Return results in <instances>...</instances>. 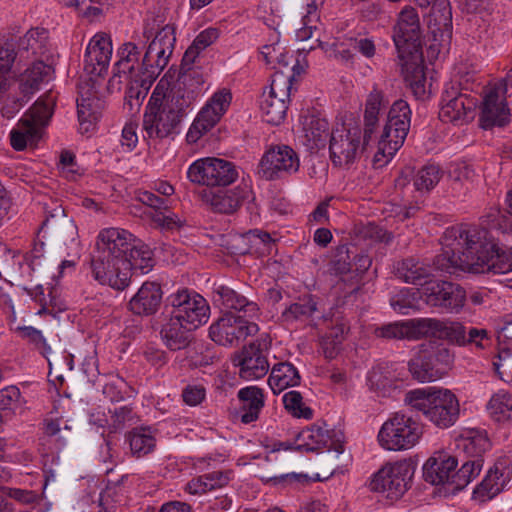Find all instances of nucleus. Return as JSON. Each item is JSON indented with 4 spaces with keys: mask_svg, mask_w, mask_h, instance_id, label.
<instances>
[{
    "mask_svg": "<svg viewBox=\"0 0 512 512\" xmlns=\"http://www.w3.org/2000/svg\"><path fill=\"white\" fill-rule=\"evenodd\" d=\"M441 243L443 252L435 261L439 270L496 274L512 271V247L501 248L483 226H449Z\"/></svg>",
    "mask_w": 512,
    "mask_h": 512,
    "instance_id": "nucleus-1",
    "label": "nucleus"
},
{
    "mask_svg": "<svg viewBox=\"0 0 512 512\" xmlns=\"http://www.w3.org/2000/svg\"><path fill=\"white\" fill-rule=\"evenodd\" d=\"M193 98L180 85L170 86L162 78L154 88L143 113L142 129L149 145L170 141L180 132V125L192 110Z\"/></svg>",
    "mask_w": 512,
    "mask_h": 512,
    "instance_id": "nucleus-2",
    "label": "nucleus"
},
{
    "mask_svg": "<svg viewBox=\"0 0 512 512\" xmlns=\"http://www.w3.org/2000/svg\"><path fill=\"white\" fill-rule=\"evenodd\" d=\"M404 402L441 429L451 427L459 417V401L452 391L445 388L425 387L410 390L405 394Z\"/></svg>",
    "mask_w": 512,
    "mask_h": 512,
    "instance_id": "nucleus-3",
    "label": "nucleus"
},
{
    "mask_svg": "<svg viewBox=\"0 0 512 512\" xmlns=\"http://www.w3.org/2000/svg\"><path fill=\"white\" fill-rule=\"evenodd\" d=\"M269 453L279 451H315L327 448L340 454L344 450V435L340 430L330 428L326 423H314L301 430L293 442H273L265 445Z\"/></svg>",
    "mask_w": 512,
    "mask_h": 512,
    "instance_id": "nucleus-4",
    "label": "nucleus"
},
{
    "mask_svg": "<svg viewBox=\"0 0 512 512\" xmlns=\"http://www.w3.org/2000/svg\"><path fill=\"white\" fill-rule=\"evenodd\" d=\"M422 435L421 424L412 416L395 412L380 427L377 441L384 450L406 451L415 447Z\"/></svg>",
    "mask_w": 512,
    "mask_h": 512,
    "instance_id": "nucleus-5",
    "label": "nucleus"
},
{
    "mask_svg": "<svg viewBox=\"0 0 512 512\" xmlns=\"http://www.w3.org/2000/svg\"><path fill=\"white\" fill-rule=\"evenodd\" d=\"M292 70L289 75L275 72L269 90L262 94L260 111L263 120L268 124L280 125L286 117L293 81L302 74L303 68L296 63Z\"/></svg>",
    "mask_w": 512,
    "mask_h": 512,
    "instance_id": "nucleus-6",
    "label": "nucleus"
},
{
    "mask_svg": "<svg viewBox=\"0 0 512 512\" xmlns=\"http://www.w3.org/2000/svg\"><path fill=\"white\" fill-rule=\"evenodd\" d=\"M371 136L364 135L359 124L343 122L331 131L329 151L335 166H348L356 161Z\"/></svg>",
    "mask_w": 512,
    "mask_h": 512,
    "instance_id": "nucleus-7",
    "label": "nucleus"
},
{
    "mask_svg": "<svg viewBox=\"0 0 512 512\" xmlns=\"http://www.w3.org/2000/svg\"><path fill=\"white\" fill-rule=\"evenodd\" d=\"M415 467L408 459L386 463L372 477L370 488L389 499H399L409 488Z\"/></svg>",
    "mask_w": 512,
    "mask_h": 512,
    "instance_id": "nucleus-8",
    "label": "nucleus"
},
{
    "mask_svg": "<svg viewBox=\"0 0 512 512\" xmlns=\"http://www.w3.org/2000/svg\"><path fill=\"white\" fill-rule=\"evenodd\" d=\"M232 102V93L228 88L215 91L198 112L186 134L190 144L196 143L209 132L226 114Z\"/></svg>",
    "mask_w": 512,
    "mask_h": 512,
    "instance_id": "nucleus-9",
    "label": "nucleus"
},
{
    "mask_svg": "<svg viewBox=\"0 0 512 512\" xmlns=\"http://www.w3.org/2000/svg\"><path fill=\"white\" fill-rule=\"evenodd\" d=\"M238 176L232 162L216 157L197 159L187 170V178L192 183L206 186H227Z\"/></svg>",
    "mask_w": 512,
    "mask_h": 512,
    "instance_id": "nucleus-10",
    "label": "nucleus"
},
{
    "mask_svg": "<svg viewBox=\"0 0 512 512\" xmlns=\"http://www.w3.org/2000/svg\"><path fill=\"white\" fill-rule=\"evenodd\" d=\"M392 39L399 58L422 53V40L419 16L415 8L405 6L398 14L393 27Z\"/></svg>",
    "mask_w": 512,
    "mask_h": 512,
    "instance_id": "nucleus-11",
    "label": "nucleus"
},
{
    "mask_svg": "<svg viewBox=\"0 0 512 512\" xmlns=\"http://www.w3.org/2000/svg\"><path fill=\"white\" fill-rule=\"evenodd\" d=\"M507 81L499 80L488 84L483 91L479 122L483 129L504 126L510 121V109L507 104Z\"/></svg>",
    "mask_w": 512,
    "mask_h": 512,
    "instance_id": "nucleus-12",
    "label": "nucleus"
},
{
    "mask_svg": "<svg viewBox=\"0 0 512 512\" xmlns=\"http://www.w3.org/2000/svg\"><path fill=\"white\" fill-rule=\"evenodd\" d=\"M252 319L233 312H226L211 324L209 335L219 345H237L248 336L255 335L258 332V325Z\"/></svg>",
    "mask_w": 512,
    "mask_h": 512,
    "instance_id": "nucleus-13",
    "label": "nucleus"
},
{
    "mask_svg": "<svg viewBox=\"0 0 512 512\" xmlns=\"http://www.w3.org/2000/svg\"><path fill=\"white\" fill-rule=\"evenodd\" d=\"M173 310L193 330L205 324L210 316V307L204 297L196 292L180 290L170 296Z\"/></svg>",
    "mask_w": 512,
    "mask_h": 512,
    "instance_id": "nucleus-14",
    "label": "nucleus"
},
{
    "mask_svg": "<svg viewBox=\"0 0 512 512\" xmlns=\"http://www.w3.org/2000/svg\"><path fill=\"white\" fill-rule=\"evenodd\" d=\"M118 61L115 63V76L123 77L130 84L145 86L151 84L154 79L149 78L148 65H144V59L140 62V50L132 42L124 43L118 49Z\"/></svg>",
    "mask_w": 512,
    "mask_h": 512,
    "instance_id": "nucleus-15",
    "label": "nucleus"
},
{
    "mask_svg": "<svg viewBox=\"0 0 512 512\" xmlns=\"http://www.w3.org/2000/svg\"><path fill=\"white\" fill-rule=\"evenodd\" d=\"M92 277L101 285L123 290L129 285V267L123 259L93 254Z\"/></svg>",
    "mask_w": 512,
    "mask_h": 512,
    "instance_id": "nucleus-16",
    "label": "nucleus"
},
{
    "mask_svg": "<svg viewBox=\"0 0 512 512\" xmlns=\"http://www.w3.org/2000/svg\"><path fill=\"white\" fill-rule=\"evenodd\" d=\"M299 166L298 155L291 147L275 146L262 156L259 173L266 180H274L298 171Z\"/></svg>",
    "mask_w": 512,
    "mask_h": 512,
    "instance_id": "nucleus-17",
    "label": "nucleus"
},
{
    "mask_svg": "<svg viewBox=\"0 0 512 512\" xmlns=\"http://www.w3.org/2000/svg\"><path fill=\"white\" fill-rule=\"evenodd\" d=\"M175 29L172 25H165L155 35L144 55V65H148L149 78L156 79L167 66L175 46Z\"/></svg>",
    "mask_w": 512,
    "mask_h": 512,
    "instance_id": "nucleus-18",
    "label": "nucleus"
},
{
    "mask_svg": "<svg viewBox=\"0 0 512 512\" xmlns=\"http://www.w3.org/2000/svg\"><path fill=\"white\" fill-rule=\"evenodd\" d=\"M424 302L450 312H458L464 305L465 291L447 281H428L423 287Z\"/></svg>",
    "mask_w": 512,
    "mask_h": 512,
    "instance_id": "nucleus-19",
    "label": "nucleus"
},
{
    "mask_svg": "<svg viewBox=\"0 0 512 512\" xmlns=\"http://www.w3.org/2000/svg\"><path fill=\"white\" fill-rule=\"evenodd\" d=\"M477 99L458 92L453 86L442 95L439 117L443 122L463 124L474 118Z\"/></svg>",
    "mask_w": 512,
    "mask_h": 512,
    "instance_id": "nucleus-20",
    "label": "nucleus"
},
{
    "mask_svg": "<svg viewBox=\"0 0 512 512\" xmlns=\"http://www.w3.org/2000/svg\"><path fill=\"white\" fill-rule=\"evenodd\" d=\"M113 52L112 41L108 34L96 33L89 41L84 55V70L90 75L101 76L106 72Z\"/></svg>",
    "mask_w": 512,
    "mask_h": 512,
    "instance_id": "nucleus-21",
    "label": "nucleus"
},
{
    "mask_svg": "<svg viewBox=\"0 0 512 512\" xmlns=\"http://www.w3.org/2000/svg\"><path fill=\"white\" fill-rule=\"evenodd\" d=\"M233 365L238 368L239 377L245 381L261 379L270 369L266 354L254 343L235 354Z\"/></svg>",
    "mask_w": 512,
    "mask_h": 512,
    "instance_id": "nucleus-22",
    "label": "nucleus"
},
{
    "mask_svg": "<svg viewBox=\"0 0 512 512\" xmlns=\"http://www.w3.org/2000/svg\"><path fill=\"white\" fill-rule=\"evenodd\" d=\"M104 103L98 97L94 87L79 86V97L77 98V115L79 132L91 134L95 131L98 120L101 117Z\"/></svg>",
    "mask_w": 512,
    "mask_h": 512,
    "instance_id": "nucleus-23",
    "label": "nucleus"
},
{
    "mask_svg": "<svg viewBox=\"0 0 512 512\" xmlns=\"http://www.w3.org/2000/svg\"><path fill=\"white\" fill-rule=\"evenodd\" d=\"M133 236L125 229L108 227L103 229L96 241V248L93 254L123 259L131 245Z\"/></svg>",
    "mask_w": 512,
    "mask_h": 512,
    "instance_id": "nucleus-24",
    "label": "nucleus"
},
{
    "mask_svg": "<svg viewBox=\"0 0 512 512\" xmlns=\"http://www.w3.org/2000/svg\"><path fill=\"white\" fill-rule=\"evenodd\" d=\"M457 467L455 457L445 451H437L423 465L425 480L433 485L451 484Z\"/></svg>",
    "mask_w": 512,
    "mask_h": 512,
    "instance_id": "nucleus-25",
    "label": "nucleus"
},
{
    "mask_svg": "<svg viewBox=\"0 0 512 512\" xmlns=\"http://www.w3.org/2000/svg\"><path fill=\"white\" fill-rule=\"evenodd\" d=\"M250 194V185L241 183L233 189L205 193L204 199L214 212L231 214L239 208L241 203L247 199Z\"/></svg>",
    "mask_w": 512,
    "mask_h": 512,
    "instance_id": "nucleus-26",
    "label": "nucleus"
},
{
    "mask_svg": "<svg viewBox=\"0 0 512 512\" xmlns=\"http://www.w3.org/2000/svg\"><path fill=\"white\" fill-rule=\"evenodd\" d=\"M465 326L457 321L424 318V337L445 340L449 344L465 346Z\"/></svg>",
    "mask_w": 512,
    "mask_h": 512,
    "instance_id": "nucleus-27",
    "label": "nucleus"
},
{
    "mask_svg": "<svg viewBox=\"0 0 512 512\" xmlns=\"http://www.w3.org/2000/svg\"><path fill=\"white\" fill-rule=\"evenodd\" d=\"M399 61L404 80L413 95L417 99L424 100L427 98L428 90L423 66V53H419V59H416V55H408L406 58H399Z\"/></svg>",
    "mask_w": 512,
    "mask_h": 512,
    "instance_id": "nucleus-28",
    "label": "nucleus"
},
{
    "mask_svg": "<svg viewBox=\"0 0 512 512\" xmlns=\"http://www.w3.org/2000/svg\"><path fill=\"white\" fill-rule=\"evenodd\" d=\"M511 479V471L503 463L491 468L473 492L474 498L485 502L502 492Z\"/></svg>",
    "mask_w": 512,
    "mask_h": 512,
    "instance_id": "nucleus-29",
    "label": "nucleus"
},
{
    "mask_svg": "<svg viewBox=\"0 0 512 512\" xmlns=\"http://www.w3.org/2000/svg\"><path fill=\"white\" fill-rule=\"evenodd\" d=\"M388 130L394 128V141H392V148L402 147L411 124V109L405 100H396L389 112L387 117Z\"/></svg>",
    "mask_w": 512,
    "mask_h": 512,
    "instance_id": "nucleus-30",
    "label": "nucleus"
},
{
    "mask_svg": "<svg viewBox=\"0 0 512 512\" xmlns=\"http://www.w3.org/2000/svg\"><path fill=\"white\" fill-rule=\"evenodd\" d=\"M302 143L309 150H317L326 145L330 136L329 124L325 118L316 115L302 117Z\"/></svg>",
    "mask_w": 512,
    "mask_h": 512,
    "instance_id": "nucleus-31",
    "label": "nucleus"
},
{
    "mask_svg": "<svg viewBox=\"0 0 512 512\" xmlns=\"http://www.w3.org/2000/svg\"><path fill=\"white\" fill-rule=\"evenodd\" d=\"M424 318L396 321L375 330L376 336L387 339L418 340L423 338Z\"/></svg>",
    "mask_w": 512,
    "mask_h": 512,
    "instance_id": "nucleus-32",
    "label": "nucleus"
},
{
    "mask_svg": "<svg viewBox=\"0 0 512 512\" xmlns=\"http://www.w3.org/2000/svg\"><path fill=\"white\" fill-rule=\"evenodd\" d=\"M215 301L237 315L243 313V317L254 318L258 315L259 308L256 303L248 301L244 296L238 294L227 286H217L214 290Z\"/></svg>",
    "mask_w": 512,
    "mask_h": 512,
    "instance_id": "nucleus-33",
    "label": "nucleus"
},
{
    "mask_svg": "<svg viewBox=\"0 0 512 512\" xmlns=\"http://www.w3.org/2000/svg\"><path fill=\"white\" fill-rule=\"evenodd\" d=\"M161 288L154 282H145L130 300V310L137 315L154 313L161 301Z\"/></svg>",
    "mask_w": 512,
    "mask_h": 512,
    "instance_id": "nucleus-34",
    "label": "nucleus"
},
{
    "mask_svg": "<svg viewBox=\"0 0 512 512\" xmlns=\"http://www.w3.org/2000/svg\"><path fill=\"white\" fill-rule=\"evenodd\" d=\"M498 361L493 365L500 378L512 384V370H508L512 358V322L506 323L498 332Z\"/></svg>",
    "mask_w": 512,
    "mask_h": 512,
    "instance_id": "nucleus-35",
    "label": "nucleus"
},
{
    "mask_svg": "<svg viewBox=\"0 0 512 512\" xmlns=\"http://www.w3.org/2000/svg\"><path fill=\"white\" fill-rule=\"evenodd\" d=\"M48 50V31L44 28L31 29L18 41V53L21 58H42Z\"/></svg>",
    "mask_w": 512,
    "mask_h": 512,
    "instance_id": "nucleus-36",
    "label": "nucleus"
},
{
    "mask_svg": "<svg viewBox=\"0 0 512 512\" xmlns=\"http://www.w3.org/2000/svg\"><path fill=\"white\" fill-rule=\"evenodd\" d=\"M301 377L298 369L289 362L275 364L270 371L268 385L274 394L300 384Z\"/></svg>",
    "mask_w": 512,
    "mask_h": 512,
    "instance_id": "nucleus-37",
    "label": "nucleus"
},
{
    "mask_svg": "<svg viewBox=\"0 0 512 512\" xmlns=\"http://www.w3.org/2000/svg\"><path fill=\"white\" fill-rule=\"evenodd\" d=\"M141 203L147 206L145 214L151 217L155 224H181V220L167 207L164 200L152 192L141 191L138 194Z\"/></svg>",
    "mask_w": 512,
    "mask_h": 512,
    "instance_id": "nucleus-38",
    "label": "nucleus"
},
{
    "mask_svg": "<svg viewBox=\"0 0 512 512\" xmlns=\"http://www.w3.org/2000/svg\"><path fill=\"white\" fill-rule=\"evenodd\" d=\"M123 260L128 264L129 276L131 270L146 274L152 270L155 263L151 248L141 240L134 238L127 254H124Z\"/></svg>",
    "mask_w": 512,
    "mask_h": 512,
    "instance_id": "nucleus-39",
    "label": "nucleus"
},
{
    "mask_svg": "<svg viewBox=\"0 0 512 512\" xmlns=\"http://www.w3.org/2000/svg\"><path fill=\"white\" fill-rule=\"evenodd\" d=\"M191 331L193 329L188 328L184 320L172 310L171 317L161 330V335L170 349L177 350L186 345Z\"/></svg>",
    "mask_w": 512,
    "mask_h": 512,
    "instance_id": "nucleus-40",
    "label": "nucleus"
},
{
    "mask_svg": "<svg viewBox=\"0 0 512 512\" xmlns=\"http://www.w3.org/2000/svg\"><path fill=\"white\" fill-rule=\"evenodd\" d=\"M238 397L242 402L241 421L245 424L255 421L264 406L262 389L257 386H248L238 391Z\"/></svg>",
    "mask_w": 512,
    "mask_h": 512,
    "instance_id": "nucleus-41",
    "label": "nucleus"
},
{
    "mask_svg": "<svg viewBox=\"0 0 512 512\" xmlns=\"http://www.w3.org/2000/svg\"><path fill=\"white\" fill-rule=\"evenodd\" d=\"M51 67L43 61H35L28 67L19 78V93L30 97L39 90L40 84L49 75Z\"/></svg>",
    "mask_w": 512,
    "mask_h": 512,
    "instance_id": "nucleus-42",
    "label": "nucleus"
},
{
    "mask_svg": "<svg viewBox=\"0 0 512 512\" xmlns=\"http://www.w3.org/2000/svg\"><path fill=\"white\" fill-rule=\"evenodd\" d=\"M457 447L465 454L480 459L490 447V441L483 430L466 429L457 438Z\"/></svg>",
    "mask_w": 512,
    "mask_h": 512,
    "instance_id": "nucleus-43",
    "label": "nucleus"
},
{
    "mask_svg": "<svg viewBox=\"0 0 512 512\" xmlns=\"http://www.w3.org/2000/svg\"><path fill=\"white\" fill-rule=\"evenodd\" d=\"M423 297V290L415 287L403 288L391 298L390 303L394 311L407 315L421 309Z\"/></svg>",
    "mask_w": 512,
    "mask_h": 512,
    "instance_id": "nucleus-44",
    "label": "nucleus"
},
{
    "mask_svg": "<svg viewBox=\"0 0 512 512\" xmlns=\"http://www.w3.org/2000/svg\"><path fill=\"white\" fill-rule=\"evenodd\" d=\"M489 416L496 422H512V394L505 390L494 393L487 403Z\"/></svg>",
    "mask_w": 512,
    "mask_h": 512,
    "instance_id": "nucleus-45",
    "label": "nucleus"
},
{
    "mask_svg": "<svg viewBox=\"0 0 512 512\" xmlns=\"http://www.w3.org/2000/svg\"><path fill=\"white\" fill-rule=\"evenodd\" d=\"M131 452L136 457L151 453L156 446V439L151 428L141 427L131 431L127 437Z\"/></svg>",
    "mask_w": 512,
    "mask_h": 512,
    "instance_id": "nucleus-46",
    "label": "nucleus"
},
{
    "mask_svg": "<svg viewBox=\"0 0 512 512\" xmlns=\"http://www.w3.org/2000/svg\"><path fill=\"white\" fill-rule=\"evenodd\" d=\"M443 171L439 165L430 163L421 167L413 176V187L420 193L430 192L439 183Z\"/></svg>",
    "mask_w": 512,
    "mask_h": 512,
    "instance_id": "nucleus-47",
    "label": "nucleus"
},
{
    "mask_svg": "<svg viewBox=\"0 0 512 512\" xmlns=\"http://www.w3.org/2000/svg\"><path fill=\"white\" fill-rule=\"evenodd\" d=\"M28 118H21L10 132V144L17 150H24L27 145L34 144L40 137V132L29 124Z\"/></svg>",
    "mask_w": 512,
    "mask_h": 512,
    "instance_id": "nucleus-48",
    "label": "nucleus"
},
{
    "mask_svg": "<svg viewBox=\"0 0 512 512\" xmlns=\"http://www.w3.org/2000/svg\"><path fill=\"white\" fill-rule=\"evenodd\" d=\"M367 380L371 389L385 394L398 387L400 378L388 366L379 365L368 373Z\"/></svg>",
    "mask_w": 512,
    "mask_h": 512,
    "instance_id": "nucleus-49",
    "label": "nucleus"
},
{
    "mask_svg": "<svg viewBox=\"0 0 512 512\" xmlns=\"http://www.w3.org/2000/svg\"><path fill=\"white\" fill-rule=\"evenodd\" d=\"M392 141H394V128L388 130V124H386L378 140L377 150L373 156V165L375 168H382L387 165L401 148H392L391 151L389 148L392 147Z\"/></svg>",
    "mask_w": 512,
    "mask_h": 512,
    "instance_id": "nucleus-50",
    "label": "nucleus"
},
{
    "mask_svg": "<svg viewBox=\"0 0 512 512\" xmlns=\"http://www.w3.org/2000/svg\"><path fill=\"white\" fill-rule=\"evenodd\" d=\"M384 103L383 92L378 89H373L366 100L364 122L366 136H371L377 123L380 110Z\"/></svg>",
    "mask_w": 512,
    "mask_h": 512,
    "instance_id": "nucleus-51",
    "label": "nucleus"
},
{
    "mask_svg": "<svg viewBox=\"0 0 512 512\" xmlns=\"http://www.w3.org/2000/svg\"><path fill=\"white\" fill-rule=\"evenodd\" d=\"M323 0H313L305 4L306 13L302 18V27L297 29L296 38L299 41L308 40L313 36L319 21V7L323 5Z\"/></svg>",
    "mask_w": 512,
    "mask_h": 512,
    "instance_id": "nucleus-52",
    "label": "nucleus"
},
{
    "mask_svg": "<svg viewBox=\"0 0 512 512\" xmlns=\"http://www.w3.org/2000/svg\"><path fill=\"white\" fill-rule=\"evenodd\" d=\"M219 35V30L214 27H209L201 31L186 50L183 61L186 63H193L203 50L219 38Z\"/></svg>",
    "mask_w": 512,
    "mask_h": 512,
    "instance_id": "nucleus-53",
    "label": "nucleus"
},
{
    "mask_svg": "<svg viewBox=\"0 0 512 512\" xmlns=\"http://www.w3.org/2000/svg\"><path fill=\"white\" fill-rule=\"evenodd\" d=\"M12 44L0 45V93L8 89L11 82V71L17 57Z\"/></svg>",
    "mask_w": 512,
    "mask_h": 512,
    "instance_id": "nucleus-54",
    "label": "nucleus"
},
{
    "mask_svg": "<svg viewBox=\"0 0 512 512\" xmlns=\"http://www.w3.org/2000/svg\"><path fill=\"white\" fill-rule=\"evenodd\" d=\"M258 16L269 28L274 30L275 37L278 38L277 28L281 22L282 9L278 0H261L258 6Z\"/></svg>",
    "mask_w": 512,
    "mask_h": 512,
    "instance_id": "nucleus-55",
    "label": "nucleus"
},
{
    "mask_svg": "<svg viewBox=\"0 0 512 512\" xmlns=\"http://www.w3.org/2000/svg\"><path fill=\"white\" fill-rule=\"evenodd\" d=\"M482 469V460L474 459L472 461L465 462L461 468L456 471L452 477L453 489H463L473 479H475Z\"/></svg>",
    "mask_w": 512,
    "mask_h": 512,
    "instance_id": "nucleus-56",
    "label": "nucleus"
},
{
    "mask_svg": "<svg viewBox=\"0 0 512 512\" xmlns=\"http://www.w3.org/2000/svg\"><path fill=\"white\" fill-rule=\"evenodd\" d=\"M285 409L295 418L311 419L313 411L303 401L300 392L292 390L283 395Z\"/></svg>",
    "mask_w": 512,
    "mask_h": 512,
    "instance_id": "nucleus-57",
    "label": "nucleus"
},
{
    "mask_svg": "<svg viewBox=\"0 0 512 512\" xmlns=\"http://www.w3.org/2000/svg\"><path fill=\"white\" fill-rule=\"evenodd\" d=\"M25 400L16 386H7L0 390V409L12 414L21 413Z\"/></svg>",
    "mask_w": 512,
    "mask_h": 512,
    "instance_id": "nucleus-58",
    "label": "nucleus"
},
{
    "mask_svg": "<svg viewBox=\"0 0 512 512\" xmlns=\"http://www.w3.org/2000/svg\"><path fill=\"white\" fill-rule=\"evenodd\" d=\"M51 115L50 105L44 101L37 100L21 118H28L29 124L33 125L41 133L42 128L48 123Z\"/></svg>",
    "mask_w": 512,
    "mask_h": 512,
    "instance_id": "nucleus-59",
    "label": "nucleus"
},
{
    "mask_svg": "<svg viewBox=\"0 0 512 512\" xmlns=\"http://www.w3.org/2000/svg\"><path fill=\"white\" fill-rule=\"evenodd\" d=\"M316 310L315 303L311 299L291 304L284 312L286 321L292 322L307 319Z\"/></svg>",
    "mask_w": 512,
    "mask_h": 512,
    "instance_id": "nucleus-60",
    "label": "nucleus"
},
{
    "mask_svg": "<svg viewBox=\"0 0 512 512\" xmlns=\"http://www.w3.org/2000/svg\"><path fill=\"white\" fill-rule=\"evenodd\" d=\"M399 275L408 283H417L428 275V269L412 259L405 260L398 268Z\"/></svg>",
    "mask_w": 512,
    "mask_h": 512,
    "instance_id": "nucleus-61",
    "label": "nucleus"
},
{
    "mask_svg": "<svg viewBox=\"0 0 512 512\" xmlns=\"http://www.w3.org/2000/svg\"><path fill=\"white\" fill-rule=\"evenodd\" d=\"M343 327H336L331 330V332L323 337L321 341V346L323 350V354L328 359H333L336 357L338 352L340 351V345L343 340Z\"/></svg>",
    "mask_w": 512,
    "mask_h": 512,
    "instance_id": "nucleus-62",
    "label": "nucleus"
},
{
    "mask_svg": "<svg viewBox=\"0 0 512 512\" xmlns=\"http://www.w3.org/2000/svg\"><path fill=\"white\" fill-rule=\"evenodd\" d=\"M137 129L138 123L135 121H128L124 125L121 135V146L126 151H132L136 148L139 141Z\"/></svg>",
    "mask_w": 512,
    "mask_h": 512,
    "instance_id": "nucleus-63",
    "label": "nucleus"
},
{
    "mask_svg": "<svg viewBox=\"0 0 512 512\" xmlns=\"http://www.w3.org/2000/svg\"><path fill=\"white\" fill-rule=\"evenodd\" d=\"M409 371L419 382H431L438 377L437 373L433 369L425 367L420 359H412L409 362Z\"/></svg>",
    "mask_w": 512,
    "mask_h": 512,
    "instance_id": "nucleus-64",
    "label": "nucleus"
}]
</instances>
